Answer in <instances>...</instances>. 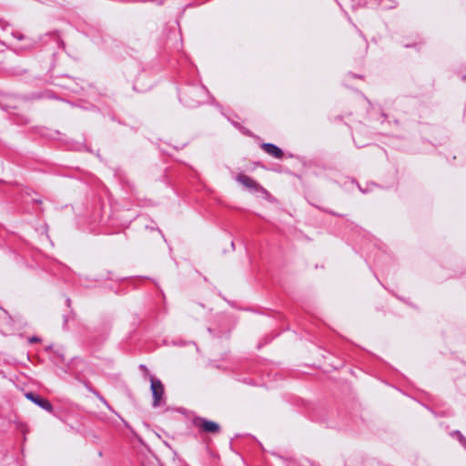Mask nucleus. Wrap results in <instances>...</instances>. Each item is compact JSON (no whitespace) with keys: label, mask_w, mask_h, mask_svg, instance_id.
<instances>
[{"label":"nucleus","mask_w":466,"mask_h":466,"mask_svg":"<svg viewBox=\"0 0 466 466\" xmlns=\"http://www.w3.org/2000/svg\"><path fill=\"white\" fill-rule=\"evenodd\" d=\"M40 99H58V96L52 90L33 92L27 95H5L0 98V109L11 112L19 109L22 103Z\"/></svg>","instance_id":"f257e3e1"},{"label":"nucleus","mask_w":466,"mask_h":466,"mask_svg":"<svg viewBox=\"0 0 466 466\" xmlns=\"http://www.w3.org/2000/svg\"><path fill=\"white\" fill-rule=\"evenodd\" d=\"M208 90L201 85H186L178 91V97L187 107H197L206 101Z\"/></svg>","instance_id":"f03ea898"},{"label":"nucleus","mask_w":466,"mask_h":466,"mask_svg":"<svg viewBox=\"0 0 466 466\" xmlns=\"http://www.w3.org/2000/svg\"><path fill=\"white\" fill-rule=\"evenodd\" d=\"M191 421L193 426L198 428L200 432L217 434L221 431V427L218 422L204 417L195 416Z\"/></svg>","instance_id":"7ed1b4c3"},{"label":"nucleus","mask_w":466,"mask_h":466,"mask_svg":"<svg viewBox=\"0 0 466 466\" xmlns=\"http://www.w3.org/2000/svg\"><path fill=\"white\" fill-rule=\"evenodd\" d=\"M150 390L153 397V407H158L165 393L164 385L161 380L154 375H149Z\"/></svg>","instance_id":"20e7f679"},{"label":"nucleus","mask_w":466,"mask_h":466,"mask_svg":"<svg viewBox=\"0 0 466 466\" xmlns=\"http://www.w3.org/2000/svg\"><path fill=\"white\" fill-rule=\"evenodd\" d=\"M235 179L251 193L261 192L263 194H268V190L265 189L258 182L245 174L239 173Z\"/></svg>","instance_id":"39448f33"},{"label":"nucleus","mask_w":466,"mask_h":466,"mask_svg":"<svg viewBox=\"0 0 466 466\" xmlns=\"http://www.w3.org/2000/svg\"><path fill=\"white\" fill-rule=\"evenodd\" d=\"M25 398L32 401L34 404L38 406L39 408L48 411L49 413L53 414L55 417H58L53 409L52 403L46 398L40 396L39 394L34 392V391H28L25 394Z\"/></svg>","instance_id":"423d86ee"},{"label":"nucleus","mask_w":466,"mask_h":466,"mask_svg":"<svg viewBox=\"0 0 466 466\" xmlns=\"http://www.w3.org/2000/svg\"><path fill=\"white\" fill-rule=\"evenodd\" d=\"M50 84L60 86L65 89H68L71 91H75V88L69 85L68 82L74 83L75 78L71 77L68 75H55L54 73H51L50 75Z\"/></svg>","instance_id":"0eeeda50"},{"label":"nucleus","mask_w":466,"mask_h":466,"mask_svg":"<svg viewBox=\"0 0 466 466\" xmlns=\"http://www.w3.org/2000/svg\"><path fill=\"white\" fill-rule=\"evenodd\" d=\"M260 147L275 158L281 159L284 157L283 150L275 144L264 142L260 145Z\"/></svg>","instance_id":"6e6552de"},{"label":"nucleus","mask_w":466,"mask_h":466,"mask_svg":"<svg viewBox=\"0 0 466 466\" xmlns=\"http://www.w3.org/2000/svg\"><path fill=\"white\" fill-rule=\"evenodd\" d=\"M378 5H381L384 9L395 8L398 5L396 0H374Z\"/></svg>","instance_id":"1a4fd4ad"},{"label":"nucleus","mask_w":466,"mask_h":466,"mask_svg":"<svg viewBox=\"0 0 466 466\" xmlns=\"http://www.w3.org/2000/svg\"><path fill=\"white\" fill-rule=\"evenodd\" d=\"M450 435L457 438L460 444L466 450V437L459 430L451 431Z\"/></svg>","instance_id":"9d476101"},{"label":"nucleus","mask_w":466,"mask_h":466,"mask_svg":"<svg viewBox=\"0 0 466 466\" xmlns=\"http://www.w3.org/2000/svg\"><path fill=\"white\" fill-rule=\"evenodd\" d=\"M84 385H85L86 389L89 392L93 393L99 400H101L104 403H106V399L96 389H94L89 382L84 381Z\"/></svg>","instance_id":"9b49d317"},{"label":"nucleus","mask_w":466,"mask_h":466,"mask_svg":"<svg viewBox=\"0 0 466 466\" xmlns=\"http://www.w3.org/2000/svg\"><path fill=\"white\" fill-rule=\"evenodd\" d=\"M46 35L50 36L54 41H56L57 43H59L61 41L58 32H51V33H48Z\"/></svg>","instance_id":"f8f14e48"},{"label":"nucleus","mask_w":466,"mask_h":466,"mask_svg":"<svg viewBox=\"0 0 466 466\" xmlns=\"http://www.w3.org/2000/svg\"><path fill=\"white\" fill-rule=\"evenodd\" d=\"M139 370H142L145 375H148V376L150 375L149 374V370H148L147 367L145 364H140L139 365Z\"/></svg>","instance_id":"ddd939ff"},{"label":"nucleus","mask_w":466,"mask_h":466,"mask_svg":"<svg viewBox=\"0 0 466 466\" xmlns=\"http://www.w3.org/2000/svg\"><path fill=\"white\" fill-rule=\"evenodd\" d=\"M40 341H41V339L39 337H36V336H33V337L28 339V342L29 343H36V342H40Z\"/></svg>","instance_id":"4468645a"},{"label":"nucleus","mask_w":466,"mask_h":466,"mask_svg":"<svg viewBox=\"0 0 466 466\" xmlns=\"http://www.w3.org/2000/svg\"><path fill=\"white\" fill-rule=\"evenodd\" d=\"M63 319H64L63 328L66 329L67 328V323H68L69 319H70V316L69 315H64Z\"/></svg>","instance_id":"2eb2a0df"},{"label":"nucleus","mask_w":466,"mask_h":466,"mask_svg":"<svg viewBox=\"0 0 466 466\" xmlns=\"http://www.w3.org/2000/svg\"><path fill=\"white\" fill-rule=\"evenodd\" d=\"M322 210H323L324 212H327V213H329V214H330V215H332V216H335V217H342V215H341V214H339V213H337V212H335V211H332V210L324 209V208H323Z\"/></svg>","instance_id":"dca6fc26"},{"label":"nucleus","mask_w":466,"mask_h":466,"mask_svg":"<svg viewBox=\"0 0 466 466\" xmlns=\"http://www.w3.org/2000/svg\"><path fill=\"white\" fill-rule=\"evenodd\" d=\"M241 381H243L244 383L249 384V385H255L253 380H249V379H243Z\"/></svg>","instance_id":"f3484780"},{"label":"nucleus","mask_w":466,"mask_h":466,"mask_svg":"<svg viewBox=\"0 0 466 466\" xmlns=\"http://www.w3.org/2000/svg\"><path fill=\"white\" fill-rule=\"evenodd\" d=\"M32 202L40 205V204H42L43 201L41 198H32Z\"/></svg>","instance_id":"a211bd4d"},{"label":"nucleus","mask_w":466,"mask_h":466,"mask_svg":"<svg viewBox=\"0 0 466 466\" xmlns=\"http://www.w3.org/2000/svg\"><path fill=\"white\" fill-rule=\"evenodd\" d=\"M66 302L67 307H70V306H71V299H70L69 298H67V299H66Z\"/></svg>","instance_id":"6ab92c4d"},{"label":"nucleus","mask_w":466,"mask_h":466,"mask_svg":"<svg viewBox=\"0 0 466 466\" xmlns=\"http://www.w3.org/2000/svg\"><path fill=\"white\" fill-rule=\"evenodd\" d=\"M5 22L3 19L0 18V26L4 27L5 26Z\"/></svg>","instance_id":"aec40b11"},{"label":"nucleus","mask_w":466,"mask_h":466,"mask_svg":"<svg viewBox=\"0 0 466 466\" xmlns=\"http://www.w3.org/2000/svg\"><path fill=\"white\" fill-rule=\"evenodd\" d=\"M461 80H462V81H464V82H466V75H462V76H461Z\"/></svg>","instance_id":"412c9836"},{"label":"nucleus","mask_w":466,"mask_h":466,"mask_svg":"<svg viewBox=\"0 0 466 466\" xmlns=\"http://www.w3.org/2000/svg\"><path fill=\"white\" fill-rule=\"evenodd\" d=\"M234 126L237 127L238 128H240V127L238 123H234Z\"/></svg>","instance_id":"4be33fe9"},{"label":"nucleus","mask_w":466,"mask_h":466,"mask_svg":"<svg viewBox=\"0 0 466 466\" xmlns=\"http://www.w3.org/2000/svg\"><path fill=\"white\" fill-rule=\"evenodd\" d=\"M381 116L386 118L387 117V115L385 113H381Z\"/></svg>","instance_id":"5701e85b"},{"label":"nucleus","mask_w":466,"mask_h":466,"mask_svg":"<svg viewBox=\"0 0 466 466\" xmlns=\"http://www.w3.org/2000/svg\"><path fill=\"white\" fill-rule=\"evenodd\" d=\"M244 134H248L249 135V131L248 130H246V131H242Z\"/></svg>","instance_id":"b1692460"},{"label":"nucleus","mask_w":466,"mask_h":466,"mask_svg":"<svg viewBox=\"0 0 466 466\" xmlns=\"http://www.w3.org/2000/svg\"><path fill=\"white\" fill-rule=\"evenodd\" d=\"M18 39H22L23 38V35H19L17 36Z\"/></svg>","instance_id":"393cba45"}]
</instances>
